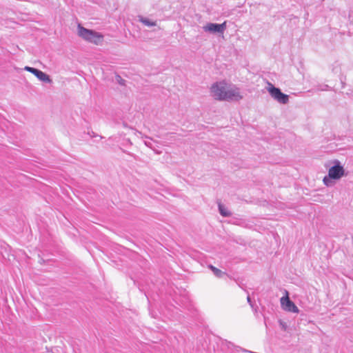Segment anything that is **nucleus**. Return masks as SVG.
<instances>
[{
  "label": "nucleus",
  "mask_w": 353,
  "mask_h": 353,
  "mask_svg": "<svg viewBox=\"0 0 353 353\" xmlns=\"http://www.w3.org/2000/svg\"><path fill=\"white\" fill-rule=\"evenodd\" d=\"M333 165L328 170V174L323 177V181L327 187L334 185L335 181L345 176V169L341 162L335 159L333 161Z\"/></svg>",
  "instance_id": "obj_1"
},
{
  "label": "nucleus",
  "mask_w": 353,
  "mask_h": 353,
  "mask_svg": "<svg viewBox=\"0 0 353 353\" xmlns=\"http://www.w3.org/2000/svg\"><path fill=\"white\" fill-rule=\"evenodd\" d=\"M78 34L83 39L97 45L103 39V36L100 33L93 30L87 29L81 25L78 26Z\"/></svg>",
  "instance_id": "obj_2"
},
{
  "label": "nucleus",
  "mask_w": 353,
  "mask_h": 353,
  "mask_svg": "<svg viewBox=\"0 0 353 353\" xmlns=\"http://www.w3.org/2000/svg\"><path fill=\"white\" fill-rule=\"evenodd\" d=\"M227 83L225 81L214 83L210 88L212 96L218 101H223V97L226 94Z\"/></svg>",
  "instance_id": "obj_3"
},
{
  "label": "nucleus",
  "mask_w": 353,
  "mask_h": 353,
  "mask_svg": "<svg viewBox=\"0 0 353 353\" xmlns=\"http://www.w3.org/2000/svg\"><path fill=\"white\" fill-rule=\"evenodd\" d=\"M270 96L281 104H286L289 101V96L281 92L279 88L275 87L274 85L269 83L268 89Z\"/></svg>",
  "instance_id": "obj_4"
},
{
  "label": "nucleus",
  "mask_w": 353,
  "mask_h": 353,
  "mask_svg": "<svg viewBox=\"0 0 353 353\" xmlns=\"http://www.w3.org/2000/svg\"><path fill=\"white\" fill-rule=\"evenodd\" d=\"M226 23V21L222 23H208L205 26H203V29L205 32L211 34H223L227 28Z\"/></svg>",
  "instance_id": "obj_5"
},
{
  "label": "nucleus",
  "mask_w": 353,
  "mask_h": 353,
  "mask_svg": "<svg viewBox=\"0 0 353 353\" xmlns=\"http://www.w3.org/2000/svg\"><path fill=\"white\" fill-rule=\"evenodd\" d=\"M243 98L240 92V88L233 85L232 88L227 90L225 96L223 98L225 101H239Z\"/></svg>",
  "instance_id": "obj_6"
},
{
  "label": "nucleus",
  "mask_w": 353,
  "mask_h": 353,
  "mask_svg": "<svg viewBox=\"0 0 353 353\" xmlns=\"http://www.w3.org/2000/svg\"><path fill=\"white\" fill-rule=\"evenodd\" d=\"M281 307L288 312L299 313V310L295 303L287 296L281 299Z\"/></svg>",
  "instance_id": "obj_7"
},
{
  "label": "nucleus",
  "mask_w": 353,
  "mask_h": 353,
  "mask_svg": "<svg viewBox=\"0 0 353 353\" xmlns=\"http://www.w3.org/2000/svg\"><path fill=\"white\" fill-rule=\"evenodd\" d=\"M35 77L41 81L46 83H50L52 82V80L51 79L50 77L46 73L43 72L41 70H39L37 74L35 75Z\"/></svg>",
  "instance_id": "obj_8"
},
{
  "label": "nucleus",
  "mask_w": 353,
  "mask_h": 353,
  "mask_svg": "<svg viewBox=\"0 0 353 353\" xmlns=\"http://www.w3.org/2000/svg\"><path fill=\"white\" fill-rule=\"evenodd\" d=\"M218 208L220 214L223 217H230L232 213L221 202L218 203Z\"/></svg>",
  "instance_id": "obj_9"
},
{
  "label": "nucleus",
  "mask_w": 353,
  "mask_h": 353,
  "mask_svg": "<svg viewBox=\"0 0 353 353\" xmlns=\"http://www.w3.org/2000/svg\"><path fill=\"white\" fill-rule=\"evenodd\" d=\"M209 268L212 271L213 274L218 278H223L224 276H228L225 272L221 271V270L213 266L212 265H210Z\"/></svg>",
  "instance_id": "obj_10"
},
{
  "label": "nucleus",
  "mask_w": 353,
  "mask_h": 353,
  "mask_svg": "<svg viewBox=\"0 0 353 353\" xmlns=\"http://www.w3.org/2000/svg\"><path fill=\"white\" fill-rule=\"evenodd\" d=\"M139 21L141 22L143 24H144L146 26L148 27H153L157 25L156 21H151L148 18L140 17Z\"/></svg>",
  "instance_id": "obj_11"
},
{
  "label": "nucleus",
  "mask_w": 353,
  "mask_h": 353,
  "mask_svg": "<svg viewBox=\"0 0 353 353\" xmlns=\"http://www.w3.org/2000/svg\"><path fill=\"white\" fill-rule=\"evenodd\" d=\"M24 70L31 72L34 76L37 74L38 71L39 70V69H37L36 68H32V67H30V66H26L24 68Z\"/></svg>",
  "instance_id": "obj_12"
},
{
  "label": "nucleus",
  "mask_w": 353,
  "mask_h": 353,
  "mask_svg": "<svg viewBox=\"0 0 353 353\" xmlns=\"http://www.w3.org/2000/svg\"><path fill=\"white\" fill-rule=\"evenodd\" d=\"M116 80H117V81L118 82L119 84H120L121 85H125V80L122 79V77L120 75L117 74L116 76Z\"/></svg>",
  "instance_id": "obj_13"
},
{
  "label": "nucleus",
  "mask_w": 353,
  "mask_h": 353,
  "mask_svg": "<svg viewBox=\"0 0 353 353\" xmlns=\"http://www.w3.org/2000/svg\"><path fill=\"white\" fill-rule=\"evenodd\" d=\"M247 301L250 304L251 307L256 310V308H254V304L253 301H252L251 297H250V296L249 294L247 296Z\"/></svg>",
  "instance_id": "obj_14"
},
{
  "label": "nucleus",
  "mask_w": 353,
  "mask_h": 353,
  "mask_svg": "<svg viewBox=\"0 0 353 353\" xmlns=\"http://www.w3.org/2000/svg\"><path fill=\"white\" fill-rule=\"evenodd\" d=\"M279 323L280 325L282 326V328L283 330H285L286 328H287V325H286V323L283 322L281 320H279Z\"/></svg>",
  "instance_id": "obj_15"
},
{
  "label": "nucleus",
  "mask_w": 353,
  "mask_h": 353,
  "mask_svg": "<svg viewBox=\"0 0 353 353\" xmlns=\"http://www.w3.org/2000/svg\"><path fill=\"white\" fill-rule=\"evenodd\" d=\"M45 260L42 258H41L39 261V263H41V264H44L45 263Z\"/></svg>",
  "instance_id": "obj_16"
},
{
  "label": "nucleus",
  "mask_w": 353,
  "mask_h": 353,
  "mask_svg": "<svg viewBox=\"0 0 353 353\" xmlns=\"http://www.w3.org/2000/svg\"><path fill=\"white\" fill-rule=\"evenodd\" d=\"M145 145H146L147 146H148V147H150V148H151V145H152V143H151L150 142L145 141Z\"/></svg>",
  "instance_id": "obj_17"
},
{
  "label": "nucleus",
  "mask_w": 353,
  "mask_h": 353,
  "mask_svg": "<svg viewBox=\"0 0 353 353\" xmlns=\"http://www.w3.org/2000/svg\"><path fill=\"white\" fill-rule=\"evenodd\" d=\"M92 134L91 135V137H96V136H97V134H96L94 132H92Z\"/></svg>",
  "instance_id": "obj_18"
},
{
  "label": "nucleus",
  "mask_w": 353,
  "mask_h": 353,
  "mask_svg": "<svg viewBox=\"0 0 353 353\" xmlns=\"http://www.w3.org/2000/svg\"><path fill=\"white\" fill-rule=\"evenodd\" d=\"M121 150L123 151V152H125V151L121 148Z\"/></svg>",
  "instance_id": "obj_19"
}]
</instances>
